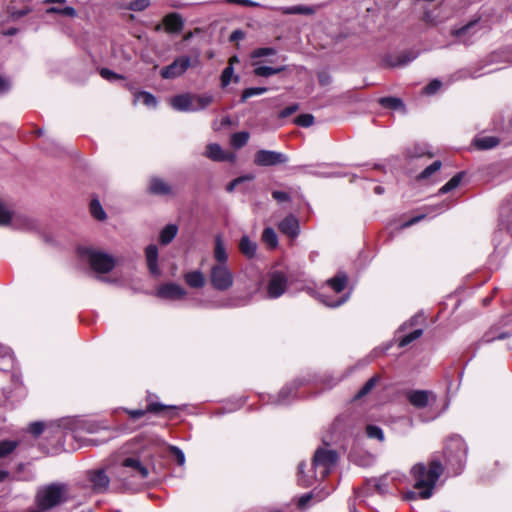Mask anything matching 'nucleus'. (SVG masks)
Returning a JSON list of instances; mask_svg holds the SVG:
<instances>
[{"mask_svg":"<svg viewBox=\"0 0 512 512\" xmlns=\"http://www.w3.org/2000/svg\"><path fill=\"white\" fill-rule=\"evenodd\" d=\"M385 479V477H382L378 479L377 483L375 484V488L380 494H385L388 491L387 485L384 483Z\"/></svg>","mask_w":512,"mask_h":512,"instance_id":"obj_61","label":"nucleus"},{"mask_svg":"<svg viewBox=\"0 0 512 512\" xmlns=\"http://www.w3.org/2000/svg\"><path fill=\"white\" fill-rule=\"evenodd\" d=\"M47 14H61L68 17H75L77 15L76 10L73 7L67 6L64 8L49 7L46 10Z\"/></svg>","mask_w":512,"mask_h":512,"instance_id":"obj_38","label":"nucleus"},{"mask_svg":"<svg viewBox=\"0 0 512 512\" xmlns=\"http://www.w3.org/2000/svg\"><path fill=\"white\" fill-rule=\"evenodd\" d=\"M86 478L90 488L97 494L108 492L110 477L103 468L91 469L86 472Z\"/></svg>","mask_w":512,"mask_h":512,"instance_id":"obj_8","label":"nucleus"},{"mask_svg":"<svg viewBox=\"0 0 512 512\" xmlns=\"http://www.w3.org/2000/svg\"><path fill=\"white\" fill-rule=\"evenodd\" d=\"M213 102V96L210 94L193 95L194 112L203 110Z\"/></svg>","mask_w":512,"mask_h":512,"instance_id":"obj_29","label":"nucleus"},{"mask_svg":"<svg viewBox=\"0 0 512 512\" xmlns=\"http://www.w3.org/2000/svg\"><path fill=\"white\" fill-rule=\"evenodd\" d=\"M254 178H255L254 174H247V175L237 177L227 185L226 190H227V192L231 193L235 190L236 186L239 185L240 183H242L244 181H252Z\"/></svg>","mask_w":512,"mask_h":512,"instance_id":"obj_47","label":"nucleus"},{"mask_svg":"<svg viewBox=\"0 0 512 512\" xmlns=\"http://www.w3.org/2000/svg\"><path fill=\"white\" fill-rule=\"evenodd\" d=\"M136 99L142 101L143 104L148 107H156L157 105V99L155 96L146 91L139 92L136 95Z\"/></svg>","mask_w":512,"mask_h":512,"instance_id":"obj_39","label":"nucleus"},{"mask_svg":"<svg viewBox=\"0 0 512 512\" xmlns=\"http://www.w3.org/2000/svg\"><path fill=\"white\" fill-rule=\"evenodd\" d=\"M283 14L291 15V14H303V15H311L315 12V9L310 6L304 5H295L291 7H282L279 9Z\"/></svg>","mask_w":512,"mask_h":512,"instance_id":"obj_27","label":"nucleus"},{"mask_svg":"<svg viewBox=\"0 0 512 512\" xmlns=\"http://www.w3.org/2000/svg\"><path fill=\"white\" fill-rule=\"evenodd\" d=\"M172 455L175 457L176 462L178 465L182 466L185 463V455L181 449H179L176 446H172L170 448Z\"/></svg>","mask_w":512,"mask_h":512,"instance_id":"obj_51","label":"nucleus"},{"mask_svg":"<svg viewBox=\"0 0 512 512\" xmlns=\"http://www.w3.org/2000/svg\"><path fill=\"white\" fill-rule=\"evenodd\" d=\"M168 408L167 406H164L162 404H159V403H151L147 406V410L148 412H153V413H159L161 411H163L164 409Z\"/></svg>","mask_w":512,"mask_h":512,"instance_id":"obj_59","label":"nucleus"},{"mask_svg":"<svg viewBox=\"0 0 512 512\" xmlns=\"http://www.w3.org/2000/svg\"><path fill=\"white\" fill-rule=\"evenodd\" d=\"M500 143V139L495 136H480L473 140L474 146L479 150H489L495 148Z\"/></svg>","mask_w":512,"mask_h":512,"instance_id":"obj_22","label":"nucleus"},{"mask_svg":"<svg viewBox=\"0 0 512 512\" xmlns=\"http://www.w3.org/2000/svg\"><path fill=\"white\" fill-rule=\"evenodd\" d=\"M275 54H276V49H274L272 47H260V48L254 49L251 52L250 57L252 59H258L261 57L272 56Z\"/></svg>","mask_w":512,"mask_h":512,"instance_id":"obj_40","label":"nucleus"},{"mask_svg":"<svg viewBox=\"0 0 512 512\" xmlns=\"http://www.w3.org/2000/svg\"><path fill=\"white\" fill-rule=\"evenodd\" d=\"M248 140H249L248 132H245V131L237 132V133H234L231 137V145L234 148L239 149V148L243 147L244 145H246Z\"/></svg>","mask_w":512,"mask_h":512,"instance_id":"obj_34","label":"nucleus"},{"mask_svg":"<svg viewBox=\"0 0 512 512\" xmlns=\"http://www.w3.org/2000/svg\"><path fill=\"white\" fill-rule=\"evenodd\" d=\"M293 395H294L293 389L289 388V387H285L279 392L277 403L285 404L288 401L289 397H293Z\"/></svg>","mask_w":512,"mask_h":512,"instance_id":"obj_49","label":"nucleus"},{"mask_svg":"<svg viewBox=\"0 0 512 512\" xmlns=\"http://www.w3.org/2000/svg\"><path fill=\"white\" fill-rule=\"evenodd\" d=\"M185 283L195 289L204 287L206 279L204 274L199 270L190 271L184 274Z\"/></svg>","mask_w":512,"mask_h":512,"instance_id":"obj_20","label":"nucleus"},{"mask_svg":"<svg viewBox=\"0 0 512 512\" xmlns=\"http://www.w3.org/2000/svg\"><path fill=\"white\" fill-rule=\"evenodd\" d=\"M239 250L246 258L252 259L256 255L257 244L245 235L239 242Z\"/></svg>","mask_w":512,"mask_h":512,"instance_id":"obj_24","label":"nucleus"},{"mask_svg":"<svg viewBox=\"0 0 512 512\" xmlns=\"http://www.w3.org/2000/svg\"><path fill=\"white\" fill-rule=\"evenodd\" d=\"M288 278L285 273L281 271H274L270 274L267 293L268 297L275 299L283 295L287 289Z\"/></svg>","mask_w":512,"mask_h":512,"instance_id":"obj_11","label":"nucleus"},{"mask_svg":"<svg viewBox=\"0 0 512 512\" xmlns=\"http://www.w3.org/2000/svg\"><path fill=\"white\" fill-rule=\"evenodd\" d=\"M366 434L369 438L377 439L380 442L384 441V433L382 429L376 425H368L366 427Z\"/></svg>","mask_w":512,"mask_h":512,"instance_id":"obj_42","label":"nucleus"},{"mask_svg":"<svg viewBox=\"0 0 512 512\" xmlns=\"http://www.w3.org/2000/svg\"><path fill=\"white\" fill-rule=\"evenodd\" d=\"M262 240L270 248H275L278 245L277 235L275 231L270 227L264 229L262 233Z\"/></svg>","mask_w":512,"mask_h":512,"instance_id":"obj_32","label":"nucleus"},{"mask_svg":"<svg viewBox=\"0 0 512 512\" xmlns=\"http://www.w3.org/2000/svg\"><path fill=\"white\" fill-rule=\"evenodd\" d=\"M163 23L166 31L169 33H179L184 26L183 18L178 13L167 14L163 19Z\"/></svg>","mask_w":512,"mask_h":512,"instance_id":"obj_16","label":"nucleus"},{"mask_svg":"<svg viewBox=\"0 0 512 512\" xmlns=\"http://www.w3.org/2000/svg\"><path fill=\"white\" fill-rule=\"evenodd\" d=\"M423 20L429 25H437L440 20L432 16V12L426 11L423 16Z\"/></svg>","mask_w":512,"mask_h":512,"instance_id":"obj_62","label":"nucleus"},{"mask_svg":"<svg viewBox=\"0 0 512 512\" xmlns=\"http://www.w3.org/2000/svg\"><path fill=\"white\" fill-rule=\"evenodd\" d=\"M298 109H299V105L297 103L291 104V105L287 106L286 108H284L279 113V117L280 118H287L290 115L294 114Z\"/></svg>","mask_w":512,"mask_h":512,"instance_id":"obj_53","label":"nucleus"},{"mask_svg":"<svg viewBox=\"0 0 512 512\" xmlns=\"http://www.w3.org/2000/svg\"><path fill=\"white\" fill-rule=\"evenodd\" d=\"M69 499V486L61 482L43 485L38 488L35 494L36 507L44 512L67 502Z\"/></svg>","mask_w":512,"mask_h":512,"instance_id":"obj_3","label":"nucleus"},{"mask_svg":"<svg viewBox=\"0 0 512 512\" xmlns=\"http://www.w3.org/2000/svg\"><path fill=\"white\" fill-rule=\"evenodd\" d=\"M205 155L213 161H226L233 158L232 154L225 153L217 143L207 145Z\"/></svg>","mask_w":512,"mask_h":512,"instance_id":"obj_18","label":"nucleus"},{"mask_svg":"<svg viewBox=\"0 0 512 512\" xmlns=\"http://www.w3.org/2000/svg\"><path fill=\"white\" fill-rule=\"evenodd\" d=\"M347 298L348 296H343L337 301H328L327 299H322V302L329 307H338L342 305L347 300Z\"/></svg>","mask_w":512,"mask_h":512,"instance_id":"obj_60","label":"nucleus"},{"mask_svg":"<svg viewBox=\"0 0 512 512\" xmlns=\"http://www.w3.org/2000/svg\"><path fill=\"white\" fill-rule=\"evenodd\" d=\"M88 260L92 269L99 273H108L115 266V260L111 255L99 251H90Z\"/></svg>","mask_w":512,"mask_h":512,"instance_id":"obj_12","label":"nucleus"},{"mask_svg":"<svg viewBox=\"0 0 512 512\" xmlns=\"http://www.w3.org/2000/svg\"><path fill=\"white\" fill-rule=\"evenodd\" d=\"M266 87H252V88H246L243 90L241 95V102H245L247 99L253 96L261 95L267 92Z\"/></svg>","mask_w":512,"mask_h":512,"instance_id":"obj_37","label":"nucleus"},{"mask_svg":"<svg viewBox=\"0 0 512 512\" xmlns=\"http://www.w3.org/2000/svg\"><path fill=\"white\" fill-rule=\"evenodd\" d=\"M466 456L467 446L460 436L455 435L446 440L444 457L447 465L453 470L454 474H459L462 471Z\"/></svg>","mask_w":512,"mask_h":512,"instance_id":"obj_5","label":"nucleus"},{"mask_svg":"<svg viewBox=\"0 0 512 512\" xmlns=\"http://www.w3.org/2000/svg\"><path fill=\"white\" fill-rule=\"evenodd\" d=\"M178 228L174 224H169L160 232L159 240L161 244L167 245L169 244L177 235Z\"/></svg>","mask_w":512,"mask_h":512,"instance_id":"obj_28","label":"nucleus"},{"mask_svg":"<svg viewBox=\"0 0 512 512\" xmlns=\"http://www.w3.org/2000/svg\"><path fill=\"white\" fill-rule=\"evenodd\" d=\"M441 162L440 161H434L431 165H429L428 167H426L419 175H418V179L419 180H422V179H427L429 178L432 174H434L436 171H438L440 168H441Z\"/></svg>","mask_w":512,"mask_h":512,"instance_id":"obj_43","label":"nucleus"},{"mask_svg":"<svg viewBox=\"0 0 512 512\" xmlns=\"http://www.w3.org/2000/svg\"><path fill=\"white\" fill-rule=\"evenodd\" d=\"M463 175L464 172H459L454 175L444 186L439 189V194H445L457 188L462 181Z\"/></svg>","mask_w":512,"mask_h":512,"instance_id":"obj_31","label":"nucleus"},{"mask_svg":"<svg viewBox=\"0 0 512 512\" xmlns=\"http://www.w3.org/2000/svg\"><path fill=\"white\" fill-rule=\"evenodd\" d=\"M90 212H91L92 216L99 221H103L106 219V213H105L104 209L102 208L98 199L91 200Z\"/></svg>","mask_w":512,"mask_h":512,"instance_id":"obj_33","label":"nucleus"},{"mask_svg":"<svg viewBox=\"0 0 512 512\" xmlns=\"http://www.w3.org/2000/svg\"><path fill=\"white\" fill-rule=\"evenodd\" d=\"M0 355L6 359V361L8 362V366H11L12 363H13V358H12V355H11V351L8 347H4V346H1L0 345Z\"/></svg>","mask_w":512,"mask_h":512,"instance_id":"obj_58","label":"nucleus"},{"mask_svg":"<svg viewBox=\"0 0 512 512\" xmlns=\"http://www.w3.org/2000/svg\"><path fill=\"white\" fill-rule=\"evenodd\" d=\"M279 230L292 237L295 238L299 234V222L296 217L289 215L285 217L280 223H279Z\"/></svg>","mask_w":512,"mask_h":512,"instance_id":"obj_17","label":"nucleus"},{"mask_svg":"<svg viewBox=\"0 0 512 512\" xmlns=\"http://www.w3.org/2000/svg\"><path fill=\"white\" fill-rule=\"evenodd\" d=\"M145 256L147 260L148 269L152 274L159 273L158 267V248L156 245H149L145 249Z\"/></svg>","mask_w":512,"mask_h":512,"instance_id":"obj_21","label":"nucleus"},{"mask_svg":"<svg viewBox=\"0 0 512 512\" xmlns=\"http://www.w3.org/2000/svg\"><path fill=\"white\" fill-rule=\"evenodd\" d=\"M44 430V424L42 422H34L30 424L29 431L34 436H39Z\"/></svg>","mask_w":512,"mask_h":512,"instance_id":"obj_55","label":"nucleus"},{"mask_svg":"<svg viewBox=\"0 0 512 512\" xmlns=\"http://www.w3.org/2000/svg\"><path fill=\"white\" fill-rule=\"evenodd\" d=\"M233 75H234V67H232L231 65H228L223 71H222V74H221V77H220V81H221V87L222 88H225L227 87L232 78H233Z\"/></svg>","mask_w":512,"mask_h":512,"instance_id":"obj_44","label":"nucleus"},{"mask_svg":"<svg viewBox=\"0 0 512 512\" xmlns=\"http://www.w3.org/2000/svg\"><path fill=\"white\" fill-rule=\"evenodd\" d=\"M211 286L217 291H227L234 283V275L228 265H213L209 273Z\"/></svg>","mask_w":512,"mask_h":512,"instance_id":"obj_7","label":"nucleus"},{"mask_svg":"<svg viewBox=\"0 0 512 512\" xmlns=\"http://www.w3.org/2000/svg\"><path fill=\"white\" fill-rule=\"evenodd\" d=\"M312 498H313L312 493H307V494L302 495L298 499V502H297L298 508L305 509L307 507L308 503L312 500Z\"/></svg>","mask_w":512,"mask_h":512,"instance_id":"obj_56","label":"nucleus"},{"mask_svg":"<svg viewBox=\"0 0 512 512\" xmlns=\"http://www.w3.org/2000/svg\"><path fill=\"white\" fill-rule=\"evenodd\" d=\"M430 392L425 390H412L407 393V399L416 408H425L429 402Z\"/></svg>","mask_w":512,"mask_h":512,"instance_id":"obj_15","label":"nucleus"},{"mask_svg":"<svg viewBox=\"0 0 512 512\" xmlns=\"http://www.w3.org/2000/svg\"><path fill=\"white\" fill-rule=\"evenodd\" d=\"M254 66L253 73L258 77H270L275 74H279L286 70V66L279 67H269V66H259L257 62L252 64Z\"/></svg>","mask_w":512,"mask_h":512,"instance_id":"obj_25","label":"nucleus"},{"mask_svg":"<svg viewBox=\"0 0 512 512\" xmlns=\"http://www.w3.org/2000/svg\"><path fill=\"white\" fill-rule=\"evenodd\" d=\"M423 334V330L422 329H416L414 331H412L411 333L405 335L399 342V346L400 347H404L408 344H410L411 342H413L414 340L418 339L419 337H421V335Z\"/></svg>","mask_w":512,"mask_h":512,"instance_id":"obj_46","label":"nucleus"},{"mask_svg":"<svg viewBox=\"0 0 512 512\" xmlns=\"http://www.w3.org/2000/svg\"><path fill=\"white\" fill-rule=\"evenodd\" d=\"M17 445L18 443L16 441H0V458L6 457L10 453H12L16 449Z\"/></svg>","mask_w":512,"mask_h":512,"instance_id":"obj_36","label":"nucleus"},{"mask_svg":"<svg viewBox=\"0 0 512 512\" xmlns=\"http://www.w3.org/2000/svg\"><path fill=\"white\" fill-rule=\"evenodd\" d=\"M288 162V156L284 153L273 150H258L254 155V163L257 166L268 167Z\"/></svg>","mask_w":512,"mask_h":512,"instance_id":"obj_10","label":"nucleus"},{"mask_svg":"<svg viewBox=\"0 0 512 512\" xmlns=\"http://www.w3.org/2000/svg\"><path fill=\"white\" fill-rule=\"evenodd\" d=\"M229 4H238L247 7H260L261 4L252 0H225Z\"/></svg>","mask_w":512,"mask_h":512,"instance_id":"obj_54","label":"nucleus"},{"mask_svg":"<svg viewBox=\"0 0 512 512\" xmlns=\"http://www.w3.org/2000/svg\"><path fill=\"white\" fill-rule=\"evenodd\" d=\"M191 59L188 56H179L174 61L160 70L163 79H174L182 76L190 67Z\"/></svg>","mask_w":512,"mask_h":512,"instance_id":"obj_9","label":"nucleus"},{"mask_svg":"<svg viewBox=\"0 0 512 512\" xmlns=\"http://www.w3.org/2000/svg\"><path fill=\"white\" fill-rule=\"evenodd\" d=\"M337 460L338 454L336 451L326 448H318L315 451L312 460V466L315 469V473L313 475H306L304 471L306 464L301 462L298 465V484L302 487H309L314 483L318 474L322 479L327 477Z\"/></svg>","mask_w":512,"mask_h":512,"instance_id":"obj_2","label":"nucleus"},{"mask_svg":"<svg viewBox=\"0 0 512 512\" xmlns=\"http://www.w3.org/2000/svg\"><path fill=\"white\" fill-rule=\"evenodd\" d=\"M295 123L301 127H309L314 123V117L311 114H301L296 117Z\"/></svg>","mask_w":512,"mask_h":512,"instance_id":"obj_48","label":"nucleus"},{"mask_svg":"<svg viewBox=\"0 0 512 512\" xmlns=\"http://www.w3.org/2000/svg\"><path fill=\"white\" fill-rule=\"evenodd\" d=\"M213 256L216 261L215 265H228V254L226 252L223 239L220 235L215 237Z\"/></svg>","mask_w":512,"mask_h":512,"instance_id":"obj_19","label":"nucleus"},{"mask_svg":"<svg viewBox=\"0 0 512 512\" xmlns=\"http://www.w3.org/2000/svg\"><path fill=\"white\" fill-rule=\"evenodd\" d=\"M172 191L169 184L160 178H152L149 183V192L154 195H168Z\"/></svg>","mask_w":512,"mask_h":512,"instance_id":"obj_23","label":"nucleus"},{"mask_svg":"<svg viewBox=\"0 0 512 512\" xmlns=\"http://www.w3.org/2000/svg\"><path fill=\"white\" fill-rule=\"evenodd\" d=\"M113 474L116 480L128 487L137 481L148 477V469L138 458L127 457L120 465L114 467Z\"/></svg>","mask_w":512,"mask_h":512,"instance_id":"obj_4","label":"nucleus"},{"mask_svg":"<svg viewBox=\"0 0 512 512\" xmlns=\"http://www.w3.org/2000/svg\"><path fill=\"white\" fill-rule=\"evenodd\" d=\"M379 103L386 108L398 109L403 106L401 99L396 97H383L379 100Z\"/></svg>","mask_w":512,"mask_h":512,"instance_id":"obj_41","label":"nucleus"},{"mask_svg":"<svg viewBox=\"0 0 512 512\" xmlns=\"http://www.w3.org/2000/svg\"><path fill=\"white\" fill-rule=\"evenodd\" d=\"M100 75L102 78L108 80V81H114V80H118V79H123V76L119 75V74H116L115 72H113L112 70L108 69V68H102L100 70Z\"/></svg>","mask_w":512,"mask_h":512,"instance_id":"obj_50","label":"nucleus"},{"mask_svg":"<svg viewBox=\"0 0 512 512\" xmlns=\"http://www.w3.org/2000/svg\"><path fill=\"white\" fill-rule=\"evenodd\" d=\"M477 23H478V19L472 20V21L468 22L466 25L462 26L461 28L452 30L451 33L453 36H455L459 39H462L466 35L471 34L472 29L476 26Z\"/></svg>","mask_w":512,"mask_h":512,"instance_id":"obj_35","label":"nucleus"},{"mask_svg":"<svg viewBox=\"0 0 512 512\" xmlns=\"http://www.w3.org/2000/svg\"><path fill=\"white\" fill-rule=\"evenodd\" d=\"M319 83L322 86L329 85L331 83V77L327 73H320L318 75Z\"/></svg>","mask_w":512,"mask_h":512,"instance_id":"obj_64","label":"nucleus"},{"mask_svg":"<svg viewBox=\"0 0 512 512\" xmlns=\"http://www.w3.org/2000/svg\"><path fill=\"white\" fill-rule=\"evenodd\" d=\"M186 290L176 283H166L161 285L156 292V295L162 299L177 300L186 296Z\"/></svg>","mask_w":512,"mask_h":512,"instance_id":"obj_13","label":"nucleus"},{"mask_svg":"<svg viewBox=\"0 0 512 512\" xmlns=\"http://www.w3.org/2000/svg\"><path fill=\"white\" fill-rule=\"evenodd\" d=\"M150 5L149 0H131L126 8L132 11H143Z\"/></svg>","mask_w":512,"mask_h":512,"instance_id":"obj_45","label":"nucleus"},{"mask_svg":"<svg viewBox=\"0 0 512 512\" xmlns=\"http://www.w3.org/2000/svg\"><path fill=\"white\" fill-rule=\"evenodd\" d=\"M272 197L278 202L290 201V196L287 192L275 190L272 192Z\"/></svg>","mask_w":512,"mask_h":512,"instance_id":"obj_57","label":"nucleus"},{"mask_svg":"<svg viewBox=\"0 0 512 512\" xmlns=\"http://www.w3.org/2000/svg\"><path fill=\"white\" fill-rule=\"evenodd\" d=\"M379 380H380L379 375H374L373 377H371L363 385V387L357 392V394L355 395V399H360V398L366 396L367 394H369L373 390V388L377 385Z\"/></svg>","mask_w":512,"mask_h":512,"instance_id":"obj_30","label":"nucleus"},{"mask_svg":"<svg viewBox=\"0 0 512 512\" xmlns=\"http://www.w3.org/2000/svg\"><path fill=\"white\" fill-rule=\"evenodd\" d=\"M0 225L11 226L14 229L33 230L36 229V221L28 215L16 212L0 199Z\"/></svg>","mask_w":512,"mask_h":512,"instance_id":"obj_6","label":"nucleus"},{"mask_svg":"<svg viewBox=\"0 0 512 512\" xmlns=\"http://www.w3.org/2000/svg\"><path fill=\"white\" fill-rule=\"evenodd\" d=\"M443 470L444 468L438 459H432L429 462L428 468L423 463L415 464L411 468V476L414 480V489L417 491L407 492L406 498H430Z\"/></svg>","mask_w":512,"mask_h":512,"instance_id":"obj_1","label":"nucleus"},{"mask_svg":"<svg viewBox=\"0 0 512 512\" xmlns=\"http://www.w3.org/2000/svg\"><path fill=\"white\" fill-rule=\"evenodd\" d=\"M442 83L435 79V80H432L425 88H424V92L425 94L427 95H432L434 94L435 92H437L440 87H441Z\"/></svg>","mask_w":512,"mask_h":512,"instance_id":"obj_52","label":"nucleus"},{"mask_svg":"<svg viewBox=\"0 0 512 512\" xmlns=\"http://www.w3.org/2000/svg\"><path fill=\"white\" fill-rule=\"evenodd\" d=\"M170 104L177 111L194 112L193 95L191 94L176 95L170 100Z\"/></svg>","mask_w":512,"mask_h":512,"instance_id":"obj_14","label":"nucleus"},{"mask_svg":"<svg viewBox=\"0 0 512 512\" xmlns=\"http://www.w3.org/2000/svg\"><path fill=\"white\" fill-rule=\"evenodd\" d=\"M413 58L414 57L404 54V55L399 56L397 62L393 63L392 65L393 66H397V65L403 66V65H406L407 63H409L410 61H412Z\"/></svg>","mask_w":512,"mask_h":512,"instance_id":"obj_63","label":"nucleus"},{"mask_svg":"<svg viewBox=\"0 0 512 512\" xmlns=\"http://www.w3.org/2000/svg\"><path fill=\"white\" fill-rule=\"evenodd\" d=\"M327 284L336 292H342L347 285V276L344 273H338L335 277L329 279Z\"/></svg>","mask_w":512,"mask_h":512,"instance_id":"obj_26","label":"nucleus"}]
</instances>
